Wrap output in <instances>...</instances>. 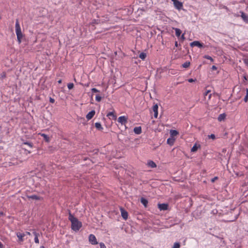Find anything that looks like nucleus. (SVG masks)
<instances>
[{
  "label": "nucleus",
  "instance_id": "f257e3e1",
  "mask_svg": "<svg viewBox=\"0 0 248 248\" xmlns=\"http://www.w3.org/2000/svg\"><path fill=\"white\" fill-rule=\"evenodd\" d=\"M68 219L71 222V228L75 231H78L82 227V223L75 217L71 212L69 213Z\"/></svg>",
  "mask_w": 248,
  "mask_h": 248
},
{
  "label": "nucleus",
  "instance_id": "f03ea898",
  "mask_svg": "<svg viewBox=\"0 0 248 248\" xmlns=\"http://www.w3.org/2000/svg\"><path fill=\"white\" fill-rule=\"evenodd\" d=\"M16 36L19 43L25 40V35L22 33L20 26L16 22Z\"/></svg>",
  "mask_w": 248,
  "mask_h": 248
},
{
  "label": "nucleus",
  "instance_id": "7ed1b4c3",
  "mask_svg": "<svg viewBox=\"0 0 248 248\" xmlns=\"http://www.w3.org/2000/svg\"><path fill=\"white\" fill-rule=\"evenodd\" d=\"M33 147V144L31 142H24L22 144V149L27 151V154H30L31 151L29 150Z\"/></svg>",
  "mask_w": 248,
  "mask_h": 248
},
{
  "label": "nucleus",
  "instance_id": "20e7f679",
  "mask_svg": "<svg viewBox=\"0 0 248 248\" xmlns=\"http://www.w3.org/2000/svg\"><path fill=\"white\" fill-rule=\"evenodd\" d=\"M128 118L125 116H122L118 118V122L120 123L122 125H124L127 123Z\"/></svg>",
  "mask_w": 248,
  "mask_h": 248
},
{
  "label": "nucleus",
  "instance_id": "39448f33",
  "mask_svg": "<svg viewBox=\"0 0 248 248\" xmlns=\"http://www.w3.org/2000/svg\"><path fill=\"white\" fill-rule=\"evenodd\" d=\"M89 241L92 245H96L98 244L96 237L93 234H90L89 236Z\"/></svg>",
  "mask_w": 248,
  "mask_h": 248
},
{
  "label": "nucleus",
  "instance_id": "423d86ee",
  "mask_svg": "<svg viewBox=\"0 0 248 248\" xmlns=\"http://www.w3.org/2000/svg\"><path fill=\"white\" fill-rule=\"evenodd\" d=\"M174 7L178 10H180L183 7V3L178 0H172Z\"/></svg>",
  "mask_w": 248,
  "mask_h": 248
},
{
  "label": "nucleus",
  "instance_id": "0eeeda50",
  "mask_svg": "<svg viewBox=\"0 0 248 248\" xmlns=\"http://www.w3.org/2000/svg\"><path fill=\"white\" fill-rule=\"evenodd\" d=\"M16 236L18 237V242L21 243L25 240L24 237L26 236V233L18 232L16 233Z\"/></svg>",
  "mask_w": 248,
  "mask_h": 248
},
{
  "label": "nucleus",
  "instance_id": "6e6552de",
  "mask_svg": "<svg viewBox=\"0 0 248 248\" xmlns=\"http://www.w3.org/2000/svg\"><path fill=\"white\" fill-rule=\"evenodd\" d=\"M190 46L191 47L196 46L200 48H201V47H202L203 46V44L201 43L199 41H195L190 43Z\"/></svg>",
  "mask_w": 248,
  "mask_h": 248
},
{
  "label": "nucleus",
  "instance_id": "1a4fd4ad",
  "mask_svg": "<svg viewBox=\"0 0 248 248\" xmlns=\"http://www.w3.org/2000/svg\"><path fill=\"white\" fill-rule=\"evenodd\" d=\"M121 216L124 220H126L128 218V213L123 208H120Z\"/></svg>",
  "mask_w": 248,
  "mask_h": 248
},
{
  "label": "nucleus",
  "instance_id": "9d476101",
  "mask_svg": "<svg viewBox=\"0 0 248 248\" xmlns=\"http://www.w3.org/2000/svg\"><path fill=\"white\" fill-rule=\"evenodd\" d=\"M158 208L160 211L167 210L168 208V204L166 203H159L158 204Z\"/></svg>",
  "mask_w": 248,
  "mask_h": 248
},
{
  "label": "nucleus",
  "instance_id": "9b49d317",
  "mask_svg": "<svg viewBox=\"0 0 248 248\" xmlns=\"http://www.w3.org/2000/svg\"><path fill=\"white\" fill-rule=\"evenodd\" d=\"M95 114V111L93 110L89 112L86 116V118L88 120H90L93 118Z\"/></svg>",
  "mask_w": 248,
  "mask_h": 248
},
{
  "label": "nucleus",
  "instance_id": "f8f14e48",
  "mask_svg": "<svg viewBox=\"0 0 248 248\" xmlns=\"http://www.w3.org/2000/svg\"><path fill=\"white\" fill-rule=\"evenodd\" d=\"M158 106L157 104H155L152 108L153 111L154 112V117L156 118L158 116Z\"/></svg>",
  "mask_w": 248,
  "mask_h": 248
},
{
  "label": "nucleus",
  "instance_id": "ddd939ff",
  "mask_svg": "<svg viewBox=\"0 0 248 248\" xmlns=\"http://www.w3.org/2000/svg\"><path fill=\"white\" fill-rule=\"evenodd\" d=\"M241 17L244 22L248 23V16L243 11H240Z\"/></svg>",
  "mask_w": 248,
  "mask_h": 248
},
{
  "label": "nucleus",
  "instance_id": "4468645a",
  "mask_svg": "<svg viewBox=\"0 0 248 248\" xmlns=\"http://www.w3.org/2000/svg\"><path fill=\"white\" fill-rule=\"evenodd\" d=\"M201 148V145L198 143H195L191 149V152H196L198 149Z\"/></svg>",
  "mask_w": 248,
  "mask_h": 248
},
{
  "label": "nucleus",
  "instance_id": "2eb2a0df",
  "mask_svg": "<svg viewBox=\"0 0 248 248\" xmlns=\"http://www.w3.org/2000/svg\"><path fill=\"white\" fill-rule=\"evenodd\" d=\"M33 234L34 236V242L36 244H39V239H38V237L40 236V234L35 232V231H34L33 232Z\"/></svg>",
  "mask_w": 248,
  "mask_h": 248
},
{
  "label": "nucleus",
  "instance_id": "dca6fc26",
  "mask_svg": "<svg viewBox=\"0 0 248 248\" xmlns=\"http://www.w3.org/2000/svg\"><path fill=\"white\" fill-rule=\"evenodd\" d=\"M226 117V115L225 113L220 114L218 116V117L217 118V120L219 122L223 121L225 119Z\"/></svg>",
  "mask_w": 248,
  "mask_h": 248
},
{
  "label": "nucleus",
  "instance_id": "f3484780",
  "mask_svg": "<svg viewBox=\"0 0 248 248\" xmlns=\"http://www.w3.org/2000/svg\"><path fill=\"white\" fill-rule=\"evenodd\" d=\"M134 132L136 134H140L142 132L141 127L140 126L135 127L134 128Z\"/></svg>",
  "mask_w": 248,
  "mask_h": 248
},
{
  "label": "nucleus",
  "instance_id": "a211bd4d",
  "mask_svg": "<svg viewBox=\"0 0 248 248\" xmlns=\"http://www.w3.org/2000/svg\"><path fill=\"white\" fill-rule=\"evenodd\" d=\"M147 165L151 168H155L156 167L155 163L152 160H149L147 162Z\"/></svg>",
  "mask_w": 248,
  "mask_h": 248
},
{
  "label": "nucleus",
  "instance_id": "6ab92c4d",
  "mask_svg": "<svg viewBox=\"0 0 248 248\" xmlns=\"http://www.w3.org/2000/svg\"><path fill=\"white\" fill-rule=\"evenodd\" d=\"M179 134V133L177 131L175 130H170V135L171 137H173L174 136H176Z\"/></svg>",
  "mask_w": 248,
  "mask_h": 248
},
{
  "label": "nucleus",
  "instance_id": "aec40b11",
  "mask_svg": "<svg viewBox=\"0 0 248 248\" xmlns=\"http://www.w3.org/2000/svg\"><path fill=\"white\" fill-rule=\"evenodd\" d=\"M107 116L108 117H112L113 120H116L117 118L116 115L114 114L113 112H109L107 114Z\"/></svg>",
  "mask_w": 248,
  "mask_h": 248
},
{
  "label": "nucleus",
  "instance_id": "412c9836",
  "mask_svg": "<svg viewBox=\"0 0 248 248\" xmlns=\"http://www.w3.org/2000/svg\"><path fill=\"white\" fill-rule=\"evenodd\" d=\"M140 202H141V203L145 207H146L147 206V204H148V201L145 199V198H141L140 199Z\"/></svg>",
  "mask_w": 248,
  "mask_h": 248
},
{
  "label": "nucleus",
  "instance_id": "4be33fe9",
  "mask_svg": "<svg viewBox=\"0 0 248 248\" xmlns=\"http://www.w3.org/2000/svg\"><path fill=\"white\" fill-rule=\"evenodd\" d=\"M95 126L97 129L99 130H102L103 129V128L100 123H95Z\"/></svg>",
  "mask_w": 248,
  "mask_h": 248
},
{
  "label": "nucleus",
  "instance_id": "5701e85b",
  "mask_svg": "<svg viewBox=\"0 0 248 248\" xmlns=\"http://www.w3.org/2000/svg\"><path fill=\"white\" fill-rule=\"evenodd\" d=\"M174 30L175 31V35L177 37H179L182 33L181 31L178 28H174Z\"/></svg>",
  "mask_w": 248,
  "mask_h": 248
},
{
  "label": "nucleus",
  "instance_id": "b1692460",
  "mask_svg": "<svg viewBox=\"0 0 248 248\" xmlns=\"http://www.w3.org/2000/svg\"><path fill=\"white\" fill-rule=\"evenodd\" d=\"M211 92L210 90H206L205 93H203L204 97L207 96L208 95V99H210L211 97L212 94L209 93Z\"/></svg>",
  "mask_w": 248,
  "mask_h": 248
},
{
  "label": "nucleus",
  "instance_id": "393cba45",
  "mask_svg": "<svg viewBox=\"0 0 248 248\" xmlns=\"http://www.w3.org/2000/svg\"><path fill=\"white\" fill-rule=\"evenodd\" d=\"M30 199H32V200H40V197L36 195H32L29 197Z\"/></svg>",
  "mask_w": 248,
  "mask_h": 248
},
{
  "label": "nucleus",
  "instance_id": "a878e982",
  "mask_svg": "<svg viewBox=\"0 0 248 248\" xmlns=\"http://www.w3.org/2000/svg\"><path fill=\"white\" fill-rule=\"evenodd\" d=\"M174 140H175L173 138H169L167 140V143L169 144L172 145L173 144V143L174 142Z\"/></svg>",
  "mask_w": 248,
  "mask_h": 248
},
{
  "label": "nucleus",
  "instance_id": "bb28decb",
  "mask_svg": "<svg viewBox=\"0 0 248 248\" xmlns=\"http://www.w3.org/2000/svg\"><path fill=\"white\" fill-rule=\"evenodd\" d=\"M243 91V92L246 91V94L244 99V100L245 102H247L248 101V89L247 88V89H246V90H244Z\"/></svg>",
  "mask_w": 248,
  "mask_h": 248
},
{
  "label": "nucleus",
  "instance_id": "cd10ccee",
  "mask_svg": "<svg viewBox=\"0 0 248 248\" xmlns=\"http://www.w3.org/2000/svg\"><path fill=\"white\" fill-rule=\"evenodd\" d=\"M41 136L44 138V140L46 142L49 141V138L46 134L42 133V134H41Z\"/></svg>",
  "mask_w": 248,
  "mask_h": 248
},
{
  "label": "nucleus",
  "instance_id": "c85d7f7f",
  "mask_svg": "<svg viewBox=\"0 0 248 248\" xmlns=\"http://www.w3.org/2000/svg\"><path fill=\"white\" fill-rule=\"evenodd\" d=\"M146 57V53L144 52H141L139 55V58L142 59V60H144Z\"/></svg>",
  "mask_w": 248,
  "mask_h": 248
},
{
  "label": "nucleus",
  "instance_id": "c756f323",
  "mask_svg": "<svg viewBox=\"0 0 248 248\" xmlns=\"http://www.w3.org/2000/svg\"><path fill=\"white\" fill-rule=\"evenodd\" d=\"M190 63L189 62H186L182 64V67L183 68H187L190 66Z\"/></svg>",
  "mask_w": 248,
  "mask_h": 248
},
{
  "label": "nucleus",
  "instance_id": "7c9ffc66",
  "mask_svg": "<svg viewBox=\"0 0 248 248\" xmlns=\"http://www.w3.org/2000/svg\"><path fill=\"white\" fill-rule=\"evenodd\" d=\"M180 243L178 242H175L174 244V245H173L172 248H180Z\"/></svg>",
  "mask_w": 248,
  "mask_h": 248
},
{
  "label": "nucleus",
  "instance_id": "2f4dec72",
  "mask_svg": "<svg viewBox=\"0 0 248 248\" xmlns=\"http://www.w3.org/2000/svg\"><path fill=\"white\" fill-rule=\"evenodd\" d=\"M67 87L69 90H71L74 87V84L72 83H68L67 84Z\"/></svg>",
  "mask_w": 248,
  "mask_h": 248
},
{
  "label": "nucleus",
  "instance_id": "473e14b6",
  "mask_svg": "<svg viewBox=\"0 0 248 248\" xmlns=\"http://www.w3.org/2000/svg\"><path fill=\"white\" fill-rule=\"evenodd\" d=\"M101 97L99 95H96L95 96V100L97 102H100L101 100Z\"/></svg>",
  "mask_w": 248,
  "mask_h": 248
},
{
  "label": "nucleus",
  "instance_id": "72a5a7b5",
  "mask_svg": "<svg viewBox=\"0 0 248 248\" xmlns=\"http://www.w3.org/2000/svg\"><path fill=\"white\" fill-rule=\"evenodd\" d=\"M209 139H211L212 140H215L216 139V136L214 134H211L208 136Z\"/></svg>",
  "mask_w": 248,
  "mask_h": 248
},
{
  "label": "nucleus",
  "instance_id": "f704fd0d",
  "mask_svg": "<svg viewBox=\"0 0 248 248\" xmlns=\"http://www.w3.org/2000/svg\"><path fill=\"white\" fill-rule=\"evenodd\" d=\"M204 58L206 59L210 60L211 62H213V59L210 56L205 55L204 56Z\"/></svg>",
  "mask_w": 248,
  "mask_h": 248
},
{
  "label": "nucleus",
  "instance_id": "c9c22d12",
  "mask_svg": "<svg viewBox=\"0 0 248 248\" xmlns=\"http://www.w3.org/2000/svg\"><path fill=\"white\" fill-rule=\"evenodd\" d=\"M99 245H100V248H106V246L105 245V244L101 242V243H99Z\"/></svg>",
  "mask_w": 248,
  "mask_h": 248
},
{
  "label": "nucleus",
  "instance_id": "e433bc0d",
  "mask_svg": "<svg viewBox=\"0 0 248 248\" xmlns=\"http://www.w3.org/2000/svg\"><path fill=\"white\" fill-rule=\"evenodd\" d=\"M244 63L248 66V59H244L243 60Z\"/></svg>",
  "mask_w": 248,
  "mask_h": 248
},
{
  "label": "nucleus",
  "instance_id": "4c0bfd02",
  "mask_svg": "<svg viewBox=\"0 0 248 248\" xmlns=\"http://www.w3.org/2000/svg\"><path fill=\"white\" fill-rule=\"evenodd\" d=\"M91 90H92V92H93V93H98V92H99V91L96 88H92Z\"/></svg>",
  "mask_w": 248,
  "mask_h": 248
},
{
  "label": "nucleus",
  "instance_id": "58836bf2",
  "mask_svg": "<svg viewBox=\"0 0 248 248\" xmlns=\"http://www.w3.org/2000/svg\"><path fill=\"white\" fill-rule=\"evenodd\" d=\"M196 80V79H194L193 78H189L188 79V81L190 83H192L194 82Z\"/></svg>",
  "mask_w": 248,
  "mask_h": 248
},
{
  "label": "nucleus",
  "instance_id": "ea45409f",
  "mask_svg": "<svg viewBox=\"0 0 248 248\" xmlns=\"http://www.w3.org/2000/svg\"><path fill=\"white\" fill-rule=\"evenodd\" d=\"M49 102L51 103H54L55 102V100H54V99H53L51 97H50Z\"/></svg>",
  "mask_w": 248,
  "mask_h": 248
},
{
  "label": "nucleus",
  "instance_id": "a19ab883",
  "mask_svg": "<svg viewBox=\"0 0 248 248\" xmlns=\"http://www.w3.org/2000/svg\"><path fill=\"white\" fill-rule=\"evenodd\" d=\"M5 77V74L4 73H2L1 74V78H4Z\"/></svg>",
  "mask_w": 248,
  "mask_h": 248
},
{
  "label": "nucleus",
  "instance_id": "79ce46f5",
  "mask_svg": "<svg viewBox=\"0 0 248 248\" xmlns=\"http://www.w3.org/2000/svg\"><path fill=\"white\" fill-rule=\"evenodd\" d=\"M212 69L213 70H216L217 69V67L215 65H213L212 67Z\"/></svg>",
  "mask_w": 248,
  "mask_h": 248
},
{
  "label": "nucleus",
  "instance_id": "37998d69",
  "mask_svg": "<svg viewBox=\"0 0 248 248\" xmlns=\"http://www.w3.org/2000/svg\"><path fill=\"white\" fill-rule=\"evenodd\" d=\"M0 248H4V245L0 241Z\"/></svg>",
  "mask_w": 248,
  "mask_h": 248
},
{
  "label": "nucleus",
  "instance_id": "c03bdc74",
  "mask_svg": "<svg viewBox=\"0 0 248 248\" xmlns=\"http://www.w3.org/2000/svg\"><path fill=\"white\" fill-rule=\"evenodd\" d=\"M217 179V177H214V178L212 179V182H214Z\"/></svg>",
  "mask_w": 248,
  "mask_h": 248
},
{
  "label": "nucleus",
  "instance_id": "a18cd8bd",
  "mask_svg": "<svg viewBox=\"0 0 248 248\" xmlns=\"http://www.w3.org/2000/svg\"><path fill=\"white\" fill-rule=\"evenodd\" d=\"M24 233H26V236L27 235H31V233L29 232H24Z\"/></svg>",
  "mask_w": 248,
  "mask_h": 248
},
{
  "label": "nucleus",
  "instance_id": "49530a36",
  "mask_svg": "<svg viewBox=\"0 0 248 248\" xmlns=\"http://www.w3.org/2000/svg\"><path fill=\"white\" fill-rule=\"evenodd\" d=\"M243 78H244V79L245 80H247L248 79V78H247V77L246 76H244L243 77Z\"/></svg>",
  "mask_w": 248,
  "mask_h": 248
},
{
  "label": "nucleus",
  "instance_id": "de8ad7c7",
  "mask_svg": "<svg viewBox=\"0 0 248 248\" xmlns=\"http://www.w3.org/2000/svg\"><path fill=\"white\" fill-rule=\"evenodd\" d=\"M62 79H60V80H59L58 81V83L59 84H61V83H62Z\"/></svg>",
  "mask_w": 248,
  "mask_h": 248
},
{
  "label": "nucleus",
  "instance_id": "09e8293b",
  "mask_svg": "<svg viewBox=\"0 0 248 248\" xmlns=\"http://www.w3.org/2000/svg\"><path fill=\"white\" fill-rule=\"evenodd\" d=\"M175 46H178V43H177V42H175Z\"/></svg>",
  "mask_w": 248,
  "mask_h": 248
},
{
  "label": "nucleus",
  "instance_id": "8fccbe9b",
  "mask_svg": "<svg viewBox=\"0 0 248 248\" xmlns=\"http://www.w3.org/2000/svg\"><path fill=\"white\" fill-rule=\"evenodd\" d=\"M40 248H45V247L44 246H41Z\"/></svg>",
  "mask_w": 248,
  "mask_h": 248
}]
</instances>
